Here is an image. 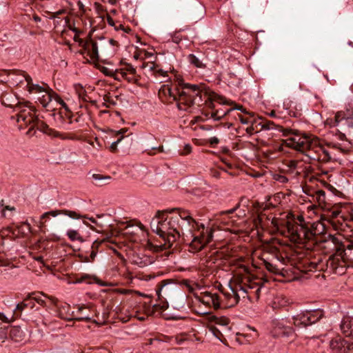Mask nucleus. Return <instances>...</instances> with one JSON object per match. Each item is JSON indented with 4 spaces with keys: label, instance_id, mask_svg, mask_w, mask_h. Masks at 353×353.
Segmentation results:
<instances>
[{
    "label": "nucleus",
    "instance_id": "nucleus-1",
    "mask_svg": "<svg viewBox=\"0 0 353 353\" xmlns=\"http://www.w3.org/2000/svg\"><path fill=\"white\" fill-rule=\"evenodd\" d=\"M196 226L198 231L201 228L199 234H192V239L190 243L192 252H196L201 250L207 244L210 243L213 238L214 230L205 227L203 224L199 225L189 211L181 208H169L158 210L150 222L152 232L157 234L162 239L163 243L159 247L161 250H167L187 230L192 234V229Z\"/></svg>",
    "mask_w": 353,
    "mask_h": 353
},
{
    "label": "nucleus",
    "instance_id": "nucleus-2",
    "mask_svg": "<svg viewBox=\"0 0 353 353\" xmlns=\"http://www.w3.org/2000/svg\"><path fill=\"white\" fill-rule=\"evenodd\" d=\"M307 250L317 247L326 254H331L325 262V271L328 274L343 275L345 273L347 261L345 260V245L337 236L332 234L318 236L315 234L313 239L308 241L304 245Z\"/></svg>",
    "mask_w": 353,
    "mask_h": 353
},
{
    "label": "nucleus",
    "instance_id": "nucleus-3",
    "mask_svg": "<svg viewBox=\"0 0 353 353\" xmlns=\"http://www.w3.org/2000/svg\"><path fill=\"white\" fill-rule=\"evenodd\" d=\"M1 104L6 107L13 108L18 111L17 122L22 121L25 125H30L31 127L28 131L30 134L35 128L43 133L53 137H59L64 139L62 134L50 128L43 121L41 120L38 116L35 115V109L30 107L29 101L21 102L17 95L11 91H6L1 96Z\"/></svg>",
    "mask_w": 353,
    "mask_h": 353
},
{
    "label": "nucleus",
    "instance_id": "nucleus-4",
    "mask_svg": "<svg viewBox=\"0 0 353 353\" xmlns=\"http://www.w3.org/2000/svg\"><path fill=\"white\" fill-rule=\"evenodd\" d=\"M324 318L322 310H305L293 316L294 325L311 332V337H318L323 329L321 320Z\"/></svg>",
    "mask_w": 353,
    "mask_h": 353
},
{
    "label": "nucleus",
    "instance_id": "nucleus-5",
    "mask_svg": "<svg viewBox=\"0 0 353 353\" xmlns=\"http://www.w3.org/2000/svg\"><path fill=\"white\" fill-rule=\"evenodd\" d=\"M295 220L299 221V223L290 221L286 223L288 232L292 241L304 245L308 241L315 237V232L312 229V225L306 223L303 216L299 215Z\"/></svg>",
    "mask_w": 353,
    "mask_h": 353
},
{
    "label": "nucleus",
    "instance_id": "nucleus-6",
    "mask_svg": "<svg viewBox=\"0 0 353 353\" xmlns=\"http://www.w3.org/2000/svg\"><path fill=\"white\" fill-rule=\"evenodd\" d=\"M293 135L294 137L283 140V145L301 152L306 156L310 151L313 154L314 147L317 143L316 140L311 139L308 134L301 133L300 131L299 134Z\"/></svg>",
    "mask_w": 353,
    "mask_h": 353
},
{
    "label": "nucleus",
    "instance_id": "nucleus-7",
    "mask_svg": "<svg viewBox=\"0 0 353 353\" xmlns=\"http://www.w3.org/2000/svg\"><path fill=\"white\" fill-rule=\"evenodd\" d=\"M81 49L77 50V53L83 57L85 59L84 62L93 63L95 66L100 69V70L106 76L111 77L113 74V70L109 68L101 66L96 62L99 61V57L98 53L97 46H80Z\"/></svg>",
    "mask_w": 353,
    "mask_h": 353
},
{
    "label": "nucleus",
    "instance_id": "nucleus-8",
    "mask_svg": "<svg viewBox=\"0 0 353 353\" xmlns=\"http://www.w3.org/2000/svg\"><path fill=\"white\" fill-rule=\"evenodd\" d=\"M332 126L338 127V131H343L350 134L353 130V117L350 111L338 112L334 121L331 120Z\"/></svg>",
    "mask_w": 353,
    "mask_h": 353
},
{
    "label": "nucleus",
    "instance_id": "nucleus-9",
    "mask_svg": "<svg viewBox=\"0 0 353 353\" xmlns=\"http://www.w3.org/2000/svg\"><path fill=\"white\" fill-rule=\"evenodd\" d=\"M330 346L333 353H353V343L341 336L332 339L330 342Z\"/></svg>",
    "mask_w": 353,
    "mask_h": 353
},
{
    "label": "nucleus",
    "instance_id": "nucleus-10",
    "mask_svg": "<svg viewBox=\"0 0 353 353\" xmlns=\"http://www.w3.org/2000/svg\"><path fill=\"white\" fill-rule=\"evenodd\" d=\"M121 65H124L123 68H119L118 72H120L121 76L123 79H125L128 83H134L139 86L141 85L139 82L140 76L137 74L136 69L130 63H123L121 61Z\"/></svg>",
    "mask_w": 353,
    "mask_h": 353
},
{
    "label": "nucleus",
    "instance_id": "nucleus-11",
    "mask_svg": "<svg viewBox=\"0 0 353 353\" xmlns=\"http://www.w3.org/2000/svg\"><path fill=\"white\" fill-rule=\"evenodd\" d=\"M259 125H261V130H272V129H276L279 132H282V134L283 137H288L290 134H299V130L293 129L292 128L288 127V126H283L280 123H275L272 121L269 120H264L263 121L261 122Z\"/></svg>",
    "mask_w": 353,
    "mask_h": 353
},
{
    "label": "nucleus",
    "instance_id": "nucleus-12",
    "mask_svg": "<svg viewBox=\"0 0 353 353\" xmlns=\"http://www.w3.org/2000/svg\"><path fill=\"white\" fill-rule=\"evenodd\" d=\"M177 90V102L176 105L179 110L183 111H188L189 108L192 106V93L190 90L188 91L180 90L179 88Z\"/></svg>",
    "mask_w": 353,
    "mask_h": 353
},
{
    "label": "nucleus",
    "instance_id": "nucleus-13",
    "mask_svg": "<svg viewBox=\"0 0 353 353\" xmlns=\"http://www.w3.org/2000/svg\"><path fill=\"white\" fill-rule=\"evenodd\" d=\"M307 157L312 160L324 163L330 161L332 159L330 152L326 150L324 147L318 145V143H316L314 147L313 154H312V151H310V153L307 154Z\"/></svg>",
    "mask_w": 353,
    "mask_h": 353
},
{
    "label": "nucleus",
    "instance_id": "nucleus-14",
    "mask_svg": "<svg viewBox=\"0 0 353 353\" xmlns=\"http://www.w3.org/2000/svg\"><path fill=\"white\" fill-rule=\"evenodd\" d=\"M171 283H172V281L170 279L163 280L159 283L156 289L159 301H161L162 299H166V297L171 295L173 291V287L170 285Z\"/></svg>",
    "mask_w": 353,
    "mask_h": 353
},
{
    "label": "nucleus",
    "instance_id": "nucleus-15",
    "mask_svg": "<svg viewBox=\"0 0 353 353\" xmlns=\"http://www.w3.org/2000/svg\"><path fill=\"white\" fill-rule=\"evenodd\" d=\"M303 272L319 270L324 271L327 273V272L325 271V263H323L321 257L319 258L317 260L314 259L313 261L307 259L303 262Z\"/></svg>",
    "mask_w": 353,
    "mask_h": 353
},
{
    "label": "nucleus",
    "instance_id": "nucleus-16",
    "mask_svg": "<svg viewBox=\"0 0 353 353\" xmlns=\"http://www.w3.org/2000/svg\"><path fill=\"white\" fill-rule=\"evenodd\" d=\"M303 272L319 270L324 271L327 273V272L325 271V263H323L321 257L319 258L317 260L314 259L313 261L307 259L303 262Z\"/></svg>",
    "mask_w": 353,
    "mask_h": 353
},
{
    "label": "nucleus",
    "instance_id": "nucleus-17",
    "mask_svg": "<svg viewBox=\"0 0 353 353\" xmlns=\"http://www.w3.org/2000/svg\"><path fill=\"white\" fill-rule=\"evenodd\" d=\"M273 333L275 336L288 337L293 334L294 330L292 327L284 325L283 322L276 321L274 323Z\"/></svg>",
    "mask_w": 353,
    "mask_h": 353
},
{
    "label": "nucleus",
    "instance_id": "nucleus-18",
    "mask_svg": "<svg viewBox=\"0 0 353 353\" xmlns=\"http://www.w3.org/2000/svg\"><path fill=\"white\" fill-rule=\"evenodd\" d=\"M36 292H32L29 294L22 302L18 303L16 307L15 314L18 315V314H21V312L28 307L33 309L35 306V303L34 302V299H32V296L35 295Z\"/></svg>",
    "mask_w": 353,
    "mask_h": 353
},
{
    "label": "nucleus",
    "instance_id": "nucleus-19",
    "mask_svg": "<svg viewBox=\"0 0 353 353\" xmlns=\"http://www.w3.org/2000/svg\"><path fill=\"white\" fill-rule=\"evenodd\" d=\"M201 301L206 305H212L215 310L220 308L219 296L217 294L206 292L204 293Z\"/></svg>",
    "mask_w": 353,
    "mask_h": 353
},
{
    "label": "nucleus",
    "instance_id": "nucleus-20",
    "mask_svg": "<svg viewBox=\"0 0 353 353\" xmlns=\"http://www.w3.org/2000/svg\"><path fill=\"white\" fill-rule=\"evenodd\" d=\"M59 214H65L74 219H79L81 216L75 211L68 210H52L43 214V216H57Z\"/></svg>",
    "mask_w": 353,
    "mask_h": 353
},
{
    "label": "nucleus",
    "instance_id": "nucleus-21",
    "mask_svg": "<svg viewBox=\"0 0 353 353\" xmlns=\"http://www.w3.org/2000/svg\"><path fill=\"white\" fill-rule=\"evenodd\" d=\"M340 327L343 334L353 339V319H343Z\"/></svg>",
    "mask_w": 353,
    "mask_h": 353
},
{
    "label": "nucleus",
    "instance_id": "nucleus-22",
    "mask_svg": "<svg viewBox=\"0 0 353 353\" xmlns=\"http://www.w3.org/2000/svg\"><path fill=\"white\" fill-rule=\"evenodd\" d=\"M9 336L15 342L23 340L24 333L20 326H13L10 328Z\"/></svg>",
    "mask_w": 353,
    "mask_h": 353
},
{
    "label": "nucleus",
    "instance_id": "nucleus-23",
    "mask_svg": "<svg viewBox=\"0 0 353 353\" xmlns=\"http://www.w3.org/2000/svg\"><path fill=\"white\" fill-rule=\"evenodd\" d=\"M192 93L193 95L192 105L196 104L198 106H201L203 104V96L207 98L209 96L208 93L206 91L203 92V89L200 86H199L197 91Z\"/></svg>",
    "mask_w": 353,
    "mask_h": 353
},
{
    "label": "nucleus",
    "instance_id": "nucleus-24",
    "mask_svg": "<svg viewBox=\"0 0 353 353\" xmlns=\"http://www.w3.org/2000/svg\"><path fill=\"white\" fill-rule=\"evenodd\" d=\"M41 296H43L46 298L49 299L52 303L54 305H56L58 301L57 299L55 297L47 296L46 294L43 292H36V294L32 296V299H34V302H37L41 306L45 307L46 305V301L42 299Z\"/></svg>",
    "mask_w": 353,
    "mask_h": 353
},
{
    "label": "nucleus",
    "instance_id": "nucleus-25",
    "mask_svg": "<svg viewBox=\"0 0 353 353\" xmlns=\"http://www.w3.org/2000/svg\"><path fill=\"white\" fill-rule=\"evenodd\" d=\"M70 312V305L65 304V305L61 306L59 310V316L60 318L67 320V321H73L74 317L72 312L71 314Z\"/></svg>",
    "mask_w": 353,
    "mask_h": 353
},
{
    "label": "nucleus",
    "instance_id": "nucleus-26",
    "mask_svg": "<svg viewBox=\"0 0 353 353\" xmlns=\"http://www.w3.org/2000/svg\"><path fill=\"white\" fill-rule=\"evenodd\" d=\"M178 86L181 89L190 90L192 92L197 91L199 85L196 84H190L184 83L183 79L181 77H177L176 79Z\"/></svg>",
    "mask_w": 353,
    "mask_h": 353
},
{
    "label": "nucleus",
    "instance_id": "nucleus-27",
    "mask_svg": "<svg viewBox=\"0 0 353 353\" xmlns=\"http://www.w3.org/2000/svg\"><path fill=\"white\" fill-rule=\"evenodd\" d=\"M220 100V103H223V101H225V99L223 97L219 96L214 92L209 94L208 98L205 100V103H207L208 106L210 109H213L214 108V105L213 103L214 100Z\"/></svg>",
    "mask_w": 353,
    "mask_h": 353
},
{
    "label": "nucleus",
    "instance_id": "nucleus-28",
    "mask_svg": "<svg viewBox=\"0 0 353 353\" xmlns=\"http://www.w3.org/2000/svg\"><path fill=\"white\" fill-rule=\"evenodd\" d=\"M223 104H228V105H234L233 108H230L228 110H226L227 111V114H229L231 111H232L234 110H240L241 112H242L244 114H250L251 116H254V113H251V112L247 111V110L242 105L237 104V103H236L235 102H234L232 101H223Z\"/></svg>",
    "mask_w": 353,
    "mask_h": 353
},
{
    "label": "nucleus",
    "instance_id": "nucleus-29",
    "mask_svg": "<svg viewBox=\"0 0 353 353\" xmlns=\"http://www.w3.org/2000/svg\"><path fill=\"white\" fill-rule=\"evenodd\" d=\"M210 320V321L214 322L216 324L221 325L223 327H226L230 322L229 319L225 316L218 317L214 315L211 316Z\"/></svg>",
    "mask_w": 353,
    "mask_h": 353
},
{
    "label": "nucleus",
    "instance_id": "nucleus-30",
    "mask_svg": "<svg viewBox=\"0 0 353 353\" xmlns=\"http://www.w3.org/2000/svg\"><path fill=\"white\" fill-rule=\"evenodd\" d=\"M92 178L97 181L96 183L98 185H103L108 183V181L111 179L110 176H104L99 174H94Z\"/></svg>",
    "mask_w": 353,
    "mask_h": 353
},
{
    "label": "nucleus",
    "instance_id": "nucleus-31",
    "mask_svg": "<svg viewBox=\"0 0 353 353\" xmlns=\"http://www.w3.org/2000/svg\"><path fill=\"white\" fill-rule=\"evenodd\" d=\"M188 59L189 62L199 68H205V65L203 64L202 62L199 60L198 57H196L194 54H190L188 57Z\"/></svg>",
    "mask_w": 353,
    "mask_h": 353
},
{
    "label": "nucleus",
    "instance_id": "nucleus-32",
    "mask_svg": "<svg viewBox=\"0 0 353 353\" xmlns=\"http://www.w3.org/2000/svg\"><path fill=\"white\" fill-rule=\"evenodd\" d=\"M67 236L72 241H76V240L79 241L80 242L83 241V237L79 234V232L77 230H69L67 232Z\"/></svg>",
    "mask_w": 353,
    "mask_h": 353
},
{
    "label": "nucleus",
    "instance_id": "nucleus-33",
    "mask_svg": "<svg viewBox=\"0 0 353 353\" xmlns=\"http://www.w3.org/2000/svg\"><path fill=\"white\" fill-rule=\"evenodd\" d=\"M159 301V303H157L153 305V309L156 311L158 310L162 311L165 310L168 307V303L166 299H162V300Z\"/></svg>",
    "mask_w": 353,
    "mask_h": 353
},
{
    "label": "nucleus",
    "instance_id": "nucleus-34",
    "mask_svg": "<svg viewBox=\"0 0 353 353\" xmlns=\"http://www.w3.org/2000/svg\"><path fill=\"white\" fill-rule=\"evenodd\" d=\"M64 26L68 28L70 30H71L72 32H75L76 34H78L80 32V31L74 27V23H72L70 21V19L69 17H65L64 19Z\"/></svg>",
    "mask_w": 353,
    "mask_h": 353
},
{
    "label": "nucleus",
    "instance_id": "nucleus-35",
    "mask_svg": "<svg viewBox=\"0 0 353 353\" xmlns=\"http://www.w3.org/2000/svg\"><path fill=\"white\" fill-rule=\"evenodd\" d=\"M95 279V276H90L87 274H82L80 277H77L76 279V283H82V282H88L90 283V279Z\"/></svg>",
    "mask_w": 353,
    "mask_h": 353
},
{
    "label": "nucleus",
    "instance_id": "nucleus-36",
    "mask_svg": "<svg viewBox=\"0 0 353 353\" xmlns=\"http://www.w3.org/2000/svg\"><path fill=\"white\" fill-rule=\"evenodd\" d=\"M157 67L158 66L157 65L153 64V65L150 68V70H152L155 74H158L164 77H168L167 71H164L162 69H158Z\"/></svg>",
    "mask_w": 353,
    "mask_h": 353
},
{
    "label": "nucleus",
    "instance_id": "nucleus-37",
    "mask_svg": "<svg viewBox=\"0 0 353 353\" xmlns=\"http://www.w3.org/2000/svg\"><path fill=\"white\" fill-rule=\"evenodd\" d=\"M226 114H228L227 111H225V112H224L223 114H219V110H217L212 112L210 114V118H212L216 121H219L222 118H223Z\"/></svg>",
    "mask_w": 353,
    "mask_h": 353
},
{
    "label": "nucleus",
    "instance_id": "nucleus-38",
    "mask_svg": "<svg viewBox=\"0 0 353 353\" xmlns=\"http://www.w3.org/2000/svg\"><path fill=\"white\" fill-rule=\"evenodd\" d=\"M97 254V252L94 251L91 249L90 255L88 256H84L83 259H82V261L83 262H92L94 261Z\"/></svg>",
    "mask_w": 353,
    "mask_h": 353
},
{
    "label": "nucleus",
    "instance_id": "nucleus-39",
    "mask_svg": "<svg viewBox=\"0 0 353 353\" xmlns=\"http://www.w3.org/2000/svg\"><path fill=\"white\" fill-rule=\"evenodd\" d=\"M103 100L105 102L103 104V105L105 106L106 108H110V105H116V102L112 99H111V97L108 95H105L103 97Z\"/></svg>",
    "mask_w": 353,
    "mask_h": 353
},
{
    "label": "nucleus",
    "instance_id": "nucleus-40",
    "mask_svg": "<svg viewBox=\"0 0 353 353\" xmlns=\"http://www.w3.org/2000/svg\"><path fill=\"white\" fill-rule=\"evenodd\" d=\"M210 330L213 333V334L217 338L219 339L220 341H221V338L223 337V334L221 332V331L217 328L214 325H212L210 326Z\"/></svg>",
    "mask_w": 353,
    "mask_h": 353
},
{
    "label": "nucleus",
    "instance_id": "nucleus-41",
    "mask_svg": "<svg viewBox=\"0 0 353 353\" xmlns=\"http://www.w3.org/2000/svg\"><path fill=\"white\" fill-rule=\"evenodd\" d=\"M29 92H32L33 91H35V92H42L43 90V88L42 87H41L40 85H39L38 84H33L32 83V85H28V88Z\"/></svg>",
    "mask_w": 353,
    "mask_h": 353
},
{
    "label": "nucleus",
    "instance_id": "nucleus-42",
    "mask_svg": "<svg viewBox=\"0 0 353 353\" xmlns=\"http://www.w3.org/2000/svg\"><path fill=\"white\" fill-rule=\"evenodd\" d=\"M264 263H265V266L266 269L269 272H271L273 273H277V272L279 271V270L276 268V267L275 265H274L273 264L270 263V262L265 261Z\"/></svg>",
    "mask_w": 353,
    "mask_h": 353
},
{
    "label": "nucleus",
    "instance_id": "nucleus-43",
    "mask_svg": "<svg viewBox=\"0 0 353 353\" xmlns=\"http://www.w3.org/2000/svg\"><path fill=\"white\" fill-rule=\"evenodd\" d=\"M17 72L24 77L25 81L27 82L26 87L28 88V85H30L32 83L31 77L24 71H18Z\"/></svg>",
    "mask_w": 353,
    "mask_h": 353
},
{
    "label": "nucleus",
    "instance_id": "nucleus-44",
    "mask_svg": "<svg viewBox=\"0 0 353 353\" xmlns=\"http://www.w3.org/2000/svg\"><path fill=\"white\" fill-rule=\"evenodd\" d=\"M124 138L123 136H121L119 139H118L116 141L112 143L110 146V150L112 152H115L117 150V145L121 141V140Z\"/></svg>",
    "mask_w": 353,
    "mask_h": 353
},
{
    "label": "nucleus",
    "instance_id": "nucleus-45",
    "mask_svg": "<svg viewBox=\"0 0 353 353\" xmlns=\"http://www.w3.org/2000/svg\"><path fill=\"white\" fill-rule=\"evenodd\" d=\"M103 240H96L93 242L91 249L98 252L99 246L103 243Z\"/></svg>",
    "mask_w": 353,
    "mask_h": 353
},
{
    "label": "nucleus",
    "instance_id": "nucleus-46",
    "mask_svg": "<svg viewBox=\"0 0 353 353\" xmlns=\"http://www.w3.org/2000/svg\"><path fill=\"white\" fill-rule=\"evenodd\" d=\"M92 320V318L89 315L83 314L82 316L79 317H75L73 319V321H85L86 322H90Z\"/></svg>",
    "mask_w": 353,
    "mask_h": 353
},
{
    "label": "nucleus",
    "instance_id": "nucleus-47",
    "mask_svg": "<svg viewBox=\"0 0 353 353\" xmlns=\"http://www.w3.org/2000/svg\"><path fill=\"white\" fill-rule=\"evenodd\" d=\"M318 200L319 201H324L325 197V192L323 190H319L316 192Z\"/></svg>",
    "mask_w": 353,
    "mask_h": 353
},
{
    "label": "nucleus",
    "instance_id": "nucleus-48",
    "mask_svg": "<svg viewBox=\"0 0 353 353\" xmlns=\"http://www.w3.org/2000/svg\"><path fill=\"white\" fill-rule=\"evenodd\" d=\"M79 92V97L80 99H81L84 101H88V96L87 95L85 91L83 89V88H81V90L78 92Z\"/></svg>",
    "mask_w": 353,
    "mask_h": 353
},
{
    "label": "nucleus",
    "instance_id": "nucleus-49",
    "mask_svg": "<svg viewBox=\"0 0 353 353\" xmlns=\"http://www.w3.org/2000/svg\"><path fill=\"white\" fill-rule=\"evenodd\" d=\"M192 151V146L190 145V144H186L184 148H183V150L180 152V154L181 155H186V154H188L191 152Z\"/></svg>",
    "mask_w": 353,
    "mask_h": 353
},
{
    "label": "nucleus",
    "instance_id": "nucleus-50",
    "mask_svg": "<svg viewBox=\"0 0 353 353\" xmlns=\"http://www.w3.org/2000/svg\"><path fill=\"white\" fill-rule=\"evenodd\" d=\"M183 36H182L181 34H176L173 38V42L176 43V44H180L181 43V44H184L183 42Z\"/></svg>",
    "mask_w": 353,
    "mask_h": 353
},
{
    "label": "nucleus",
    "instance_id": "nucleus-51",
    "mask_svg": "<svg viewBox=\"0 0 353 353\" xmlns=\"http://www.w3.org/2000/svg\"><path fill=\"white\" fill-rule=\"evenodd\" d=\"M65 12H66V10H65V9L59 10V11L54 12L52 16L50 17V19H57V18L59 19V16L65 14Z\"/></svg>",
    "mask_w": 353,
    "mask_h": 353
},
{
    "label": "nucleus",
    "instance_id": "nucleus-52",
    "mask_svg": "<svg viewBox=\"0 0 353 353\" xmlns=\"http://www.w3.org/2000/svg\"><path fill=\"white\" fill-rule=\"evenodd\" d=\"M49 218H50V216H44L43 217V214L41 216L40 221L38 223V226L41 230L43 229L46 226L45 221L43 220L49 219Z\"/></svg>",
    "mask_w": 353,
    "mask_h": 353
},
{
    "label": "nucleus",
    "instance_id": "nucleus-53",
    "mask_svg": "<svg viewBox=\"0 0 353 353\" xmlns=\"http://www.w3.org/2000/svg\"><path fill=\"white\" fill-rule=\"evenodd\" d=\"M119 69H117L115 71L113 72V74L111 77H113L117 81H121L123 78L121 76V74L119 72H118Z\"/></svg>",
    "mask_w": 353,
    "mask_h": 353
},
{
    "label": "nucleus",
    "instance_id": "nucleus-54",
    "mask_svg": "<svg viewBox=\"0 0 353 353\" xmlns=\"http://www.w3.org/2000/svg\"><path fill=\"white\" fill-rule=\"evenodd\" d=\"M275 179L276 181L282 183H285L288 181V179L284 175H278Z\"/></svg>",
    "mask_w": 353,
    "mask_h": 353
},
{
    "label": "nucleus",
    "instance_id": "nucleus-55",
    "mask_svg": "<svg viewBox=\"0 0 353 353\" xmlns=\"http://www.w3.org/2000/svg\"><path fill=\"white\" fill-rule=\"evenodd\" d=\"M55 95H56V101L57 102H59L62 105V107H63L66 110H68V105L63 101V100L62 99H61L57 94H55Z\"/></svg>",
    "mask_w": 353,
    "mask_h": 353
},
{
    "label": "nucleus",
    "instance_id": "nucleus-56",
    "mask_svg": "<svg viewBox=\"0 0 353 353\" xmlns=\"http://www.w3.org/2000/svg\"><path fill=\"white\" fill-rule=\"evenodd\" d=\"M133 57L136 60H137L139 59H144V57L143 56L142 52H137V47L135 48V52L134 53Z\"/></svg>",
    "mask_w": 353,
    "mask_h": 353
},
{
    "label": "nucleus",
    "instance_id": "nucleus-57",
    "mask_svg": "<svg viewBox=\"0 0 353 353\" xmlns=\"http://www.w3.org/2000/svg\"><path fill=\"white\" fill-rule=\"evenodd\" d=\"M176 93L174 92V91L171 88H168V94L170 97H172L174 101L177 100V90L175 89Z\"/></svg>",
    "mask_w": 353,
    "mask_h": 353
},
{
    "label": "nucleus",
    "instance_id": "nucleus-58",
    "mask_svg": "<svg viewBox=\"0 0 353 353\" xmlns=\"http://www.w3.org/2000/svg\"><path fill=\"white\" fill-rule=\"evenodd\" d=\"M298 161L296 160H291L288 163V167L290 169H295L297 167Z\"/></svg>",
    "mask_w": 353,
    "mask_h": 353
},
{
    "label": "nucleus",
    "instance_id": "nucleus-59",
    "mask_svg": "<svg viewBox=\"0 0 353 353\" xmlns=\"http://www.w3.org/2000/svg\"><path fill=\"white\" fill-rule=\"evenodd\" d=\"M239 118L242 124H248L249 123L251 122L249 119L245 118L241 114H239Z\"/></svg>",
    "mask_w": 353,
    "mask_h": 353
},
{
    "label": "nucleus",
    "instance_id": "nucleus-60",
    "mask_svg": "<svg viewBox=\"0 0 353 353\" xmlns=\"http://www.w3.org/2000/svg\"><path fill=\"white\" fill-rule=\"evenodd\" d=\"M219 142V140L217 137H212L209 139V143L211 145H215L216 144H218Z\"/></svg>",
    "mask_w": 353,
    "mask_h": 353
},
{
    "label": "nucleus",
    "instance_id": "nucleus-61",
    "mask_svg": "<svg viewBox=\"0 0 353 353\" xmlns=\"http://www.w3.org/2000/svg\"><path fill=\"white\" fill-rule=\"evenodd\" d=\"M339 132V137L341 140H345V133L343 131H338Z\"/></svg>",
    "mask_w": 353,
    "mask_h": 353
},
{
    "label": "nucleus",
    "instance_id": "nucleus-62",
    "mask_svg": "<svg viewBox=\"0 0 353 353\" xmlns=\"http://www.w3.org/2000/svg\"><path fill=\"white\" fill-rule=\"evenodd\" d=\"M142 53H143V56L144 59L153 56V54L152 52L143 51Z\"/></svg>",
    "mask_w": 353,
    "mask_h": 353
},
{
    "label": "nucleus",
    "instance_id": "nucleus-63",
    "mask_svg": "<svg viewBox=\"0 0 353 353\" xmlns=\"http://www.w3.org/2000/svg\"><path fill=\"white\" fill-rule=\"evenodd\" d=\"M239 204L236 205V206L235 208L226 211L225 213L228 214L234 213L236 211V210L239 208Z\"/></svg>",
    "mask_w": 353,
    "mask_h": 353
},
{
    "label": "nucleus",
    "instance_id": "nucleus-64",
    "mask_svg": "<svg viewBox=\"0 0 353 353\" xmlns=\"http://www.w3.org/2000/svg\"><path fill=\"white\" fill-rule=\"evenodd\" d=\"M102 1L104 3L107 1V2H108L112 6L116 5L117 1H118V0H102Z\"/></svg>",
    "mask_w": 353,
    "mask_h": 353
}]
</instances>
